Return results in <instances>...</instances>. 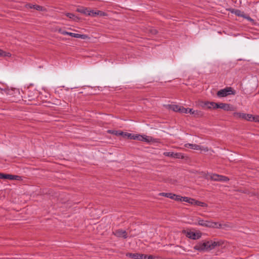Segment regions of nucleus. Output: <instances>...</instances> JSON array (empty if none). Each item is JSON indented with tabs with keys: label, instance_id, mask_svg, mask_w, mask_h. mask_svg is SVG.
Wrapping results in <instances>:
<instances>
[{
	"label": "nucleus",
	"instance_id": "obj_1",
	"mask_svg": "<svg viewBox=\"0 0 259 259\" xmlns=\"http://www.w3.org/2000/svg\"><path fill=\"white\" fill-rule=\"evenodd\" d=\"M220 245V244L218 242L209 240L198 243L194 246V248L199 251L208 252L212 250L216 246H219Z\"/></svg>",
	"mask_w": 259,
	"mask_h": 259
},
{
	"label": "nucleus",
	"instance_id": "obj_2",
	"mask_svg": "<svg viewBox=\"0 0 259 259\" xmlns=\"http://www.w3.org/2000/svg\"><path fill=\"white\" fill-rule=\"evenodd\" d=\"M126 255L134 259H161V258L158 256H154L152 255H148L146 254L139 253H129L127 254Z\"/></svg>",
	"mask_w": 259,
	"mask_h": 259
},
{
	"label": "nucleus",
	"instance_id": "obj_3",
	"mask_svg": "<svg viewBox=\"0 0 259 259\" xmlns=\"http://www.w3.org/2000/svg\"><path fill=\"white\" fill-rule=\"evenodd\" d=\"M206 177L207 179L215 181L227 182L229 180V179L226 176L212 173L207 174Z\"/></svg>",
	"mask_w": 259,
	"mask_h": 259
},
{
	"label": "nucleus",
	"instance_id": "obj_4",
	"mask_svg": "<svg viewBox=\"0 0 259 259\" xmlns=\"http://www.w3.org/2000/svg\"><path fill=\"white\" fill-rule=\"evenodd\" d=\"M235 92L231 87H227L220 90L217 92V96L219 97H225L230 95H235Z\"/></svg>",
	"mask_w": 259,
	"mask_h": 259
},
{
	"label": "nucleus",
	"instance_id": "obj_5",
	"mask_svg": "<svg viewBox=\"0 0 259 259\" xmlns=\"http://www.w3.org/2000/svg\"><path fill=\"white\" fill-rule=\"evenodd\" d=\"M183 233L187 237L193 240L198 239L201 237V233L199 232H194L190 230H184Z\"/></svg>",
	"mask_w": 259,
	"mask_h": 259
},
{
	"label": "nucleus",
	"instance_id": "obj_6",
	"mask_svg": "<svg viewBox=\"0 0 259 259\" xmlns=\"http://www.w3.org/2000/svg\"><path fill=\"white\" fill-rule=\"evenodd\" d=\"M185 147L186 148H190L194 150H200V151H207L208 149L207 147H201V146L197 144H185L184 145Z\"/></svg>",
	"mask_w": 259,
	"mask_h": 259
},
{
	"label": "nucleus",
	"instance_id": "obj_7",
	"mask_svg": "<svg viewBox=\"0 0 259 259\" xmlns=\"http://www.w3.org/2000/svg\"><path fill=\"white\" fill-rule=\"evenodd\" d=\"M163 155L165 156L175 158L183 159L184 155L181 153H174L173 152H165Z\"/></svg>",
	"mask_w": 259,
	"mask_h": 259
},
{
	"label": "nucleus",
	"instance_id": "obj_8",
	"mask_svg": "<svg viewBox=\"0 0 259 259\" xmlns=\"http://www.w3.org/2000/svg\"><path fill=\"white\" fill-rule=\"evenodd\" d=\"M204 227L219 229L222 227V225L219 222H214L212 221H206Z\"/></svg>",
	"mask_w": 259,
	"mask_h": 259
},
{
	"label": "nucleus",
	"instance_id": "obj_9",
	"mask_svg": "<svg viewBox=\"0 0 259 259\" xmlns=\"http://www.w3.org/2000/svg\"><path fill=\"white\" fill-rule=\"evenodd\" d=\"M113 234L117 237H123L125 239L127 237V233L123 230H117L113 232Z\"/></svg>",
	"mask_w": 259,
	"mask_h": 259
},
{
	"label": "nucleus",
	"instance_id": "obj_10",
	"mask_svg": "<svg viewBox=\"0 0 259 259\" xmlns=\"http://www.w3.org/2000/svg\"><path fill=\"white\" fill-rule=\"evenodd\" d=\"M205 105L207 106V108L209 109H217L221 108L222 107L221 105V103H216L213 102H207L205 103Z\"/></svg>",
	"mask_w": 259,
	"mask_h": 259
},
{
	"label": "nucleus",
	"instance_id": "obj_11",
	"mask_svg": "<svg viewBox=\"0 0 259 259\" xmlns=\"http://www.w3.org/2000/svg\"><path fill=\"white\" fill-rule=\"evenodd\" d=\"M115 135L122 136L123 137H127L128 139H131L132 134L128 133H125L121 131H113V133Z\"/></svg>",
	"mask_w": 259,
	"mask_h": 259
},
{
	"label": "nucleus",
	"instance_id": "obj_12",
	"mask_svg": "<svg viewBox=\"0 0 259 259\" xmlns=\"http://www.w3.org/2000/svg\"><path fill=\"white\" fill-rule=\"evenodd\" d=\"M19 177V176L16 175H12L2 173L1 179L18 180Z\"/></svg>",
	"mask_w": 259,
	"mask_h": 259
},
{
	"label": "nucleus",
	"instance_id": "obj_13",
	"mask_svg": "<svg viewBox=\"0 0 259 259\" xmlns=\"http://www.w3.org/2000/svg\"><path fill=\"white\" fill-rule=\"evenodd\" d=\"M69 35L75 38H80L81 39H86L88 38V36L85 34H80L78 33H75L72 32H69Z\"/></svg>",
	"mask_w": 259,
	"mask_h": 259
},
{
	"label": "nucleus",
	"instance_id": "obj_14",
	"mask_svg": "<svg viewBox=\"0 0 259 259\" xmlns=\"http://www.w3.org/2000/svg\"><path fill=\"white\" fill-rule=\"evenodd\" d=\"M167 107L169 109H170L174 111L180 112L181 106H178L177 105L172 104L168 105H167Z\"/></svg>",
	"mask_w": 259,
	"mask_h": 259
},
{
	"label": "nucleus",
	"instance_id": "obj_15",
	"mask_svg": "<svg viewBox=\"0 0 259 259\" xmlns=\"http://www.w3.org/2000/svg\"><path fill=\"white\" fill-rule=\"evenodd\" d=\"M26 8L29 9H34L38 11H42L43 8L39 5H34L31 4H27L26 5Z\"/></svg>",
	"mask_w": 259,
	"mask_h": 259
},
{
	"label": "nucleus",
	"instance_id": "obj_16",
	"mask_svg": "<svg viewBox=\"0 0 259 259\" xmlns=\"http://www.w3.org/2000/svg\"><path fill=\"white\" fill-rule=\"evenodd\" d=\"M246 113L241 112H234L233 115L237 118L244 119L245 118Z\"/></svg>",
	"mask_w": 259,
	"mask_h": 259
},
{
	"label": "nucleus",
	"instance_id": "obj_17",
	"mask_svg": "<svg viewBox=\"0 0 259 259\" xmlns=\"http://www.w3.org/2000/svg\"><path fill=\"white\" fill-rule=\"evenodd\" d=\"M76 11L79 13L88 15L89 9L81 7L77 8Z\"/></svg>",
	"mask_w": 259,
	"mask_h": 259
},
{
	"label": "nucleus",
	"instance_id": "obj_18",
	"mask_svg": "<svg viewBox=\"0 0 259 259\" xmlns=\"http://www.w3.org/2000/svg\"><path fill=\"white\" fill-rule=\"evenodd\" d=\"M131 139L137 140L139 141H143L144 139L143 135L132 134Z\"/></svg>",
	"mask_w": 259,
	"mask_h": 259
},
{
	"label": "nucleus",
	"instance_id": "obj_19",
	"mask_svg": "<svg viewBox=\"0 0 259 259\" xmlns=\"http://www.w3.org/2000/svg\"><path fill=\"white\" fill-rule=\"evenodd\" d=\"M174 194H172L171 193H160L159 195L162 196H164L167 198H169L171 199H172L173 196Z\"/></svg>",
	"mask_w": 259,
	"mask_h": 259
},
{
	"label": "nucleus",
	"instance_id": "obj_20",
	"mask_svg": "<svg viewBox=\"0 0 259 259\" xmlns=\"http://www.w3.org/2000/svg\"><path fill=\"white\" fill-rule=\"evenodd\" d=\"M221 106H222V107H221V109H223L226 111H229L231 110V106H230L229 104L221 103Z\"/></svg>",
	"mask_w": 259,
	"mask_h": 259
},
{
	"label": "nucleus",
	"instance_id": "obj_21",
	"mask_svg": "<svg viewBox=\"0 0 259 259\" xmlns=\"http://www.w3.org/2000/svg\"><path fill=\"white\" fill-rule=\"evenodd\" d=\"M188 113H190L191 114H195V115H197L198 116L201 115L200 111H199L197 110L195 111V110H194L193 109L189 108Z\"/></svg>",
	"mask_w": 259,
	"mask_h": 259
},
{
	"label": "nucleus",
	"instance_id": "obj_22",
	"mask_svg": "<svg viewBox=\"0 0 259 259\" xmlns=\"http://www.w3.org/2000/svg\"><path fill=\"white\" fill-rule=\"evenodd\" d=\"M197 221L198 222L197 224L195 223V224H198V225L203 226V227L205 226L206 221L201 219L200 218H198L197 219Z\"/></svg>",
	"mask_w": 259,
	"mask_h": 259
},
{
	"label": "nucleus",
	"instance_id": "obj_23",
	"mask_svg": "<svg viewBox=\"0 0 259 259\" xmlns=\"http://www.w3.org/2000/svg\"><path fill=\"white\" fill-rule=\"evenodd\" d=\"M11 54L9 52H5L0 49V57H10Z\"/></svg>",
	"mask_w": 259,
	"mask_h": 259
},
{
	"label": "nucleus",
	"instance_id": "obj_24",
	"mask_svg": "<svg viewBox=\"0 0 259 259\" xmlns=\"http://www.w3.org/2000/svg\"><path fill=\"white\" fill-rule=\"evenodd\" d=\"M253 116L251 114H246L244 119H245V120H246L247 121H252Z\"/></svg>",
	"mask_w": 259,
	"mask_h": 259
},
{
	"label": "nucleus",
	"instance_id": "obj_25",
	"mask_svg": "<svg viewBox=\"0 0 259 259\" xmlns=\"http://www.w3.org/2000/svg\"><path fill=\"white\" fill-rule=\"evenodd\" d=\"M195 205L200 206L201 207H206L207 206V205L205 203H204L203 202H201L199 201H197V200H196Z\"/></svg>",
	"mask_w": 259,
	"mask_h": 259
},
{
	"label": "nucleus",
	"instance_id": "obj_26",
	"mask_svg": "<svg viewBox=\"0 0 259 259\" xmlns=\"http://www.w3.org/2000/svg\"><path fill=\"white\" fill-rule=\"evenodd\" d=\"M88 15L91 16H93V17L97 16V11H94L93 10H89Z\"/></svg>",
	"mask_w": 259,
	"mask_h": 259
},
{
	"label": "nucleus",
	"instance_id": "obj_27",
	"mask_svg": "<svg viewBox=\"0 0 259 259\" xmlns=\"http://www.w3.org/2000/svg\"><path fill=\"white\" fill-rule=\"evenodd\" d=\"M172 199L176 200L177 201H181L182 200V197L180 195H177L176 194H174Z\"/></svg>",
	"mask_w": 259,
	"mask_h": 259
},
{
	"label": "nucleus",
	"instance_id": "obj_28",
	"mask_svg": "<svg viewBox=\"0 0 259 259\" xmlns=\"http://www.w3.org/2000/svg\"><path fill=\"white\" fill-rule=\"evenodd\" d=\"M143 141L144 142H150L152 141V138L151 137L147 136L145 135H143Z\"/></svg>",
	"mask_w": 259,
	"mask_h": 259
},
{
	"label": "nucleus",
	"instance_id": "obj_29",
	"mask_svg": "<svg viewBox=\"0 0 259 259\" xmlns=\"http://www.w3.org/2000/svg\"><path fill=\"white\" fill-rule=\"evenodd\" d=\"M58 31L59 33L62 34H63V35H69V32H67L65 30H62V29L61 28H59L58 30Z\"/></svg>",
	"mask_w": 259,
	"mask_h": 259
},
{
	"label": "nucleus",
	"instance_id": "obj_30",
	"mask_svg": "<svg viewBox=\"0 0 259 259\" xmlns=\"http://www.w3.org/2000/svg\"><path fill=\"white\" fill-rule=\"evenodd\" d=\"M189 108H186L184 107H181L180 113H188Z\"/></svg>",
	"mask_w": 259,
	"mask_h": 259
},
{
	"label": "nucleus",
	"instance_id": "obj_31",
	"mask_svg": "<svg viewBox=\"0 0 259 259\" xmlns=\"http://www.w3.org/2000/svg\"><path fill=\"white\" fill-rule=\"evenodd\" d=\"M66 16L67 17H68V18H69L70 19H73V20H75V19L76 18V17L75 16V15L73 14L70 13H66Z\"/></svg>",
	"mask_w": 259,
	"mask_h": 259
},
{
	"label": "nucleus",
	"instance_id": "obj_32",
	"mask_svg": "<svg viewBox=\"0 0 259 259\" xmlns=\"http://www.w3.org/2000/svg\"><path fill=\"white\" fill-rule=\"evenodd\" d=\"M97 14L98 16H105L107 15L106 13L101 11H97Z\"/></svg>",
	"mask_w": 259,
	"mask_h": 259
},
{
	"label": "nucleus",
	"instance_id": "obj_33",
	"mask_svg": "<svg viewBox=\"0 0 259 259\" xmlns=\"http://www.w3.org/2000/svg\"><path fill=\"white\" fill-rule=\"evenodd\" d=\"M196 200H195V199H194L193 198H189V201H188L189 203L195 205V203H196Z\"/></svg>",
	"mask_w": 259,
	"mask_h": 259
},
{
	"label": "nucleus",
	"instance_id": "obj_34",
	"mask_svg": "<svg viewBox=\"0 0 259 259\" xmlns=\"http://www.w3.org/2000/svg\"><path fill=\"white\" fill-rule=\"evenodd\" d=\"M252 121L259 122V116H253Z\"/></svg>",
	"mask_w": 259,
	"mask_h": 259
},
{
	"label": "nucleus",
	"instance_id": "obj_35",
	"mask_svg": "<svg viewBox=\"0 0 259 259\" xmlns=\"http://www.w3.org/2000/svg\"><path fill=\"white\" fill-rule=\"evenodd\" d=\"M189 197H182L181 201L186 202L188 203Z\"/></svg>",
	"mask_w": 259,
	"mask_h": 259
},
{
	"label": "nucleus",
	"instance_id": "obj_36",
	"mask_svg": "<svg viewBox=\"0 0 259 259\" xmlns=\"http://www.w3.org/2000/svg\"><path fill=\"white\" fill-rule=\"evenodd\" d=\"M241 12L239 10H237L235 12L236 15H237V16H240L243 17L244 16H243L242 14H241Z\"/></svg>",
	"mask_w": 259,
	"mask_h": 259
},
{
	"label": "nucleus",
	"instance_id": "obj_37",
	"mask_svg": "<svg viewBox=\"0 0 259 259\" xmlns=\"http://www.w3.org/2000/svg\"><path fill=\"white\" fill-rule=\"evenodd\" d=\"M243 17H244L245 18H246L247 20H248V21H253V20L250 18V17H245V16H243Z\"/></svg>",
	"mask_w": 259,
	"mask_h": 259
},
{
	"label": "nucleus",
	"instance_id": "obj_38",
	"mask_svg": "<svg viewBox=\"0 0 259 259\" xmlns=\"http://www.w3.org/2000/svg\"><path fill=\"white\" fill-rule=\"evenodd\" d=\"M2 173L0 172V179H1Z\"/></svg>",
	"mask_w": 259,
	"mask_h": 259
}]
</instances>
